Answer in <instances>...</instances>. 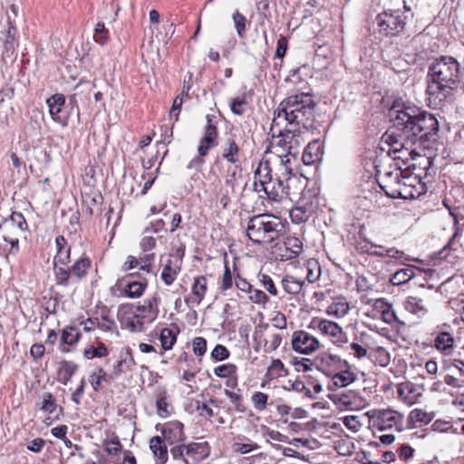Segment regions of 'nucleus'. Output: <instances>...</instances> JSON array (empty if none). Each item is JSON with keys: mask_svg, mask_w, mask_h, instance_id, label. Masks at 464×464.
<instances>
[{"mask_svg": "<svg viewBox=\"0 0 464 464\" xmlns=\"http://www.w3.org/2000/svg\"><path fill=\"white\" fill-rule=\"evenodd\" d=\"M389 115L394 143L409 150L412 160L417 156L421 158L412 146L424 147L426 142L435 140L440 128L437 118L411 102L401 101L393 102Z\"/></svg>", "mask_w": 464, "mask_h": 464, "instance_id": "1", "label": "nucleus"}, {"mask_svg": "<svg viewBox=\"0 0 464 464\" xmlns=\"http://www.w3.org/2000/svg\"><path fill=\"white\" fill-rule=\"evenodd\" d=\"M459 67L455 58L447 55L429 65L426 92L430 103L440 106L453 95L460 84Z\"/></svg>", "mask_w": 464, "mask_h": 464, "instance_id": "2", "label": "nucleus"}, {"mask_svg": "<svg viewBox=\"0 0 464 464\" xmlns=\"http://www.w3.org/2000/svg\"><path fill=\"white\" fill-rule=\"evenodd\" d=\"M316 103L308 92L285 97L274 111L271 131L284 124L308 130L314 127Z\"/></svg>", "mask_w": 464, "mask_h": 464, "instance_id": "3", "label": "nucleus"}, {"mask_svg": "<svg viewBox=\"0 0 464 464\" xmlns=\"http://www.w3.org/2000/svg\"><path fill=\"white\" fill-rule=\"evenodd\" d=\"M285 232L280 218L271 214L252 217L247 223L246 235L255 244H270Z\"/></svg>", "mask_w": 464, "mask_h": 464, "instance_id": "4", "label": "nucleus"}, {"mask_svg": "<svg viewBox=\"0 0 464 464\" xmlns=\"http://www.w3.org/2000/svg\"><path fill=\"white\" fill-rule=\"evenodd\" d=\"M290 160L281 159V173L276 174L272 182H263L257 184L255 181V190L257 192L264 191L267 198L276 202H282L285 199L293 200V193L290 190V183L296 180L292 178V169L287 166Z\"/></svg>", "mask_w": 464, "mask_h": 464, "instance_id": "5", "label": "nucleus"}, {"mask_svg": "<svg viewBox=\"0 0 464 464\" xmlns=\"http://www.w3.org/2000/svg\"><path fill=\"white\" fill-rule=\"evenodd\" d=\"M409 185L406 181V175L401 169L387 171L384 173L380 182L381 188L391 198H406Z\"/></svg>", "mask_w": 464, "mask_h": 464, "instance_id": "6", "label": "nucleus"}, {"mask_svg": "<svg viewBox=\"0 0 464 464\" xmlns=\"http://www.w3.org/2000/svg\"><path fill=\"white\" fill-rule=\"evenodd\" d=\"M407 17L400 10L384 11L376 16L378 31L383 35H396L402 31Z\"/></svg>", "mask_w": 464, "mask_h": 464, "instance_id": "7", "label": "nucleus"}, {"mask_svg": "<svg viewBox=\"0 0 464 464\" xmlns=\"http://www.w3.org/2000/svg\"><path fill=\"white\" fill-rule=\"evenodd\" d=\"M370 422L379 430H390L401 423L403 416L392 409H373L367 412Z\"/></svg>", "mask_w": 464, "mask_h": 464, "instance_id": "8", "label": "nucleus"}, {"mask_svg": "<svg viewBox=\"0 0 464 464\" xmlns=\"http://www.w3.org/2000/svg\"><path fill=\"white\" fill-rule=\"evenodd\" d=\"M309 328L318 329L324 335L331 337L333 343L338 346H342L348 341L347 334L342 327L337 323L330 320L313 318Z\"/></svg>", "mask_w": 464, "mask_h": 464, "instance_id": "9", "label": "nucleus"}, {"mask_svg": "<svg viewBox=\"0 0 464 464\" xmlns=\"http://www.w3.org/2000/svg\"><path fill=\"white\" fill-rule=\"evenodd\" d=\"M320 343L317 338L305 331H295L292 336V348L294 351L310 354L319 348Z\"/></svg>", "mask_w": 464, "mask_h": 464, "instance_id": "10", "label": "nucleus"}, {"mask_svg": "<svg viewBox=\"0 0 464 464\" xmlns=\"http://www.w3.org/2000/svg\"><path fill=\"white\" fill-rule=\"evenodd\" d=\"M162 439L169 445L182 442L186 440L184 426L180 421L173 420L165 423L161 430Z\"/></svg>", "mask_w": 464, "mask_h": 464, "instance_id": "11", "label": "nucleus"}, {"mask_svg": "<svg viewBox=\"0 0 464 464\" xmlns=\"http://www.w3.org/2000/svg\"><path fill=\"white\" fill-rule=\"evenodd\" d=\"M182 259L169 255L166 259L160 275L166 285H171L181 270Z\"/></svg>", "mask_w": 464, "mask_h": 464, "instance_id": "12", "label": "nucleus"}, {"mask_svg": "<svg viewBox=\"0 0 464 464\" xmlns=\"http://www.w3.org/2000/svg\"><path fill=\"white\" fill-rule=\"evenodd\" d=\"M285 139H286V155H284L285 160H289V156L295 158L299 153V148L304 142V139L301 134V129L296 127L295 129H287L285 126Z\"/></svg>", "mask_w": 464, "mask_h": 464, "instance_id": "13", "label": "nucleus"}, {"mask_svg": "<svg viewBox=\"0 0 464 464\" xmlns=\"http://www.w3.org/2000/svg\"><path fill=\"white\" fill-rule=\"evenodd\" d=\"M325 375L331 377L338 369L348 368L349 364L338 355L324 354L317 366Z\"/></svg>", "mask_w": 464, "mask_h": 464, "instance_id": "14", "label": "nucleus"}, {"mask_svg": "<svg viewBox=\"0 0 464 464\" xmlns=\"http://www.w3.org/2000/svg\"><path fill=\"white\" fill-rule=\"evenodd\" d=\"M280 250L281 260H290L298 256L303 251V244L301 240L295 237H288L284 241Z\"/></svg>", "mask_w": 464, "mask_h": 464, "instance_id": "15", "label": "nucleus"}, {"mask_svg": "<svg viewBox=\"0 0 464 464\" xmlns=\"http://www.w3.org/2000/svg\"><path fill=\"white\" fill-rule=\"evenodd\" d=\"M27 229V223L23 214L13 212L9 218L4 219L0 224V230H14L19 235Z\"/></svg>", "mask_w": 464, "mask_h": 464, "instance_id": "16", "label": "nucleus"}, {"mask_svg": "<svg viewBox=\"0 0 464 464\" xmlns=\"http://www.w3.org/2000/svg\"><path fill=\"white\" fill-rule=\"evenodd\" d=\"M150 449L157 464H166L169 459L166 441L160 436H153L150 440Z\"/></svg>", "mask_w": 464, "mask_h": 464, "instance_id": "17", "label": "nucleus"}, {"mask_svg": "<svg viewBox=\"0 0 464 464\" xmlns=\"http://www.w3.org/2000/svg\"><path fill=\"white\" fill-rule=\"evenodd\" d=\"M331 383H329V390H334V388H343L346 387L349 384L353 383L356 380V376L353 372H352L347 368H340L338 369L332 376Z\"/></svg>", "mask_w": 464, "mask_h": 464, "instance_id": "18", "label": "nucleus"}, {"mask_svg": "<svg viewBox=\"0 0 464 464\" xmlns=\"http://www.w3.org/2000/svg\"><path fill=\"white\" fill-rule=\"evenodd\" d=\"M157 414L160 418H167L171 414V405L168 401V393L165 388L158 387L154 393Z\"/></svg>", "mask_w": 464, "mask_h": 464, "instance_id": "19", "label": "nucleus"}, {"mask_svg": "<svg viewBox=\"0 0 464 464\" xmlns=\"http://www.w3.org/2000/svg\"><path fill=\"white\" fill-rule=\"evenodd\" d=\"M46 103L52 119L56 122L65 124L64 120L60 116V112L65 103L64 95L61 93L53 94L47 99Z\"/></svg>", "mask_w": 464, "mask_h": 464, "instance_id": "20", "label": "nucleus"}, {"mask_svg": "<svg viewBox=\"0 0 464 464\" xmlns=\"http://www.w3.org/2000/svg\"><path fill=\"white\" fill-rule=\"evenodd\" d=\"M242 177L241 162L228 163L224 172L225 185L234 191L238 179Z\"/></svg>", "mask_w": 464, "mask_h": 464, "instance_id": "21", "label": "nucleus"}, {"mask_svg": "<svg viewBox=\"0 0 464 464\" xmlns=\"http://www.w3.org/2000/svg\"><path fill=\"white\" fill-rule=\"evenodd\" d=\"M406 181L411 185H409V190L405 199L417 198L426 193V185L420 180L418 175H406Z\"/></svg>", "mask_w": 464, "mask_h": 464, "instance_id": "22", "label": "nucleus"}, {"mask_svg": "<svg viewBox=\"0 0 464 464\" xmlns=\"http://www.w3.org/2000/svg\"><path fill=\"white\" fill-rule=\"evenodd\" d=\"M322 154L321 144L318 140H314L305 147L302 155V160L305 165H312L321 160Z\"/></svg>", "mask_w": 464, "mask_h": 464, "instance_id": "23", "label": "nucleus"}, {"mask_svg": "<svg viewBox=\"0 0 464 464\" xmlns=\"http://www.w3.org/2000/svg\"><path fill=\"white\" fill-rule=\"evenodd\" d=\"M221 156L227 163L240 162L239 147L233 138H228L222 146Z\"/></svg>", "mask_w": 464, "mask_h": 464, "instance_id": "24", "label": "nucleus"}, {"mask_svg": "<svg viewBox=\"0 0 464 464\" xmlns=\"http://www.w3.org/2000/svg\"><path fill=\"white\" fill-rule=\"evenodd\" d=\"M350 310L349 304L345 297L338 296L334 299L333 303L327 307L326 313L337 318L345 316Z\"/></svg>", "mask_w": 464, "mask_h": 464, "instance_id": "25", "label": "nucleus"}, {"mask_svg": "<svg viewBox=\"0 0 464 464\" xmlns=\"http://www.w3.org/2000/svg\"><path fill=\"white\" fill-rule=\"evenodd\" d=\"M404 308L418 316L424 315L428 311L426 302L418 296H409L404 302Z\"/></svg>", "mask_w": 464, "mask_h": 464, "instance_id": "26", "label": "nucleus"}, {"mask_svg": "<svg viewBox=\"0 0 464 464\" xmlns=\"http://www.w3.org/2000/svg\"><path fill=\"white\" fill-rule=\"evenodd\" d=\"M187 455L195 460H200L208 456L209 448L208 442H191L186 445Z\"/></svg>", "mask_w": 464, "mask_h": 464, "instance_id": "27", "label": "nucleus"}, {"mask_svg": "<svg viewBox=\"0 0 464 464\" xmlns=\"http://www.w3.org/2000/svg\"><path fill=\"white\" fill-rule=\"evenodd\" d=\"M78 365L72 361H63L58 368V380L63 385H66L72 376L77 372Z\"/></svg>", "mask_w": 464, "mask_h": 464, "instance_id": "28", "label": "nucleus"}, {"mask_svg": "<svg viewBox=\"0 0 464 464\" xmlns=\"http://www.w3.org/2000/svg\"><path fill=\"white\" fill-rule=\"evenodd\" d=\"M415 276V267L414 266H407L405 268L400 269L392 274L390 278V282L393 285H401L409 282L411 278Z\"/></svg>", "mask_w": 464, "mask_h": 464, "instance_id": "29", "label": "nucleus"}, {"mask_svg": "<svg viewBox=\"0 0 464 464\" xmlns=\"http://www.w3.org/2000/svg\"><path fill=\"white\" fill-rule=\"evenodd\" d=\"M53 271L58 285L67 286L71 284L73 277L70 267L62 265H53Z\"/></svg>", "mask_w": 464, "mask_h": 464, "instance_id": "30", "label": "nucleus"}, {"mask_svg": "<svg viewBox=\"0 0 464 464\" xmlns=\"http://www.w3.org/2000/svg\"><path fill=\"white\" fill-rule=\"evenodd\" d=\"M91 260L87 256H82L75 261V263L70 267L72 277H77L79 280L83 278L87 270L91 267Z\"/></svg>", "mask_w": 464, "mask_h": 464, "instance_id": "31", "label": "nucleus"}, {"mask_svg": "<svg viewBox=\"0 0 464 464\" xmlns=\"http://www.w3.org/2000/svg\"><path fill=\"white\" fill-rule=\"evenodd\" d=\"M281 283L284 290L290 295L299 294L304 285V281L298 280L292 276H285Z\"/></svg>", "mask_w": 464, "mask_h": 464, "instance_id": "32", "label": "nucleus"}, {"mask_svg": "<svg viewBox=\"0 0 464 464\" xmlns=\"http://www.w3.org/2000/svg\"><path fill=\"white\" fill-rule=\"evenodd\" d=\"M111 376L102 367H98L89 377V382L95 392L102 390L103 382H109Z\"/></svg>", "mask_w": 464, "mask_h": 464, "instance_id": "33", "label": "nucleus"}, {"mask_svg": "<svg viewBox=\"0 0 464 464\" xmlns=\"http://www.w3.org/2000/svg\"><path fill=\"white\" fill-rule=\"evenodd\" d=\"M217 145H218V141H213L211 140L205 139L202 137L199 141V145L198 147V152L199 157L193 160L190 162V164L188 166V168H191L193 162H197L199 165L203 164L204 160L202 158L207 156L209 150L216 147Z\"/></svg>", "mask_w": 464, "mask_h": 464, "instance_id": "34", "label": "nucleus"}, {"mask_svg": "<svg viewBox=\"0 0 464 464\" xmlns=\"http://www.w3.org/2000/svg\"><path fill=\"white\" fill-rule=\"evenodd\" d=\"M454 338L448 332H440L434 340V346L440 350L446 352L453 347Z\"/></svg>", "mask_w": 464, "mask_h": 464, "instance_id": "35", "label": "nucleus"}, {"mask_svg": "<svg viewBox=\"0 0 464 464\" xmlns=\"http://www.w3.org/2000/svg\"><path fill=\"white\" fill-rule=\"evenodd\" d=\"M146 285L147 283L128 281L124 288V294L130 298H138L143 294Z\"/></svg>", "mask_w": 464, "mask_h": 464, "instance_id": "36", "label": "nucleus"}, {"mask_svg": "<svg viewBox=\"0 0 464 464\" xmlns=\"http://www.w3.org/2000/svg\"><path fill=\"white\" fill-rule=\"evenodd\" d=\"M179 331H174L170 328H163L160 332V339L161 346L164 350L172 349L177 340V334Z\"/></svg>", "mask_w": 464, "mask_h": 464, "instance_id": "37", "label": "nucleus"}, {"mask_svg": "<svg viewBox=\"0 0 464 464\" xmlns=\"http://www.w3.org/2000/svg\"><path fill=\"white\" fill-rule=\"evenodd\" d=\"M273 132V137L276 138L275 148L277 149V151L282 153L280 155V159L285 160L284 155H286V139H285V127H276V131Z\"/></svg>", "mask_w": 464, "mask_h": 464, "instance_id": "38", "label": "nucleus"}, {"mask_svg": "<svg viewBox=\"0 0 464 464\" xmlns=\"http://www.w3.org/2000/svg\"><path fill=\"white\" fill-rule=\"evenodd\" d=\"M158 302L157 296L147 299L142 305L138 306V311L141 314H149L151 319H155L159 314Z\"/></svg>", "mask_w": 464, "mask_h": 464, "instance_id": "39", "label": "nucleus"}, {"mask_svg": "<svg viewBox=\"0 0 464 464\" xmlns=\"http://www.w3.org/2000/svg\"><path fill=\"white\" fill-rule=\"evenodd\" d=\"M374 305L382 310V318L386 323L392 324L396 321V314L392 310V305L384 302L383 299L376 300Z\"/></svg>", "mask_w": 464, "mask_h": 464, "instance_id": "40", "label": "nucleus"}, {"mask_svg": "<svg viewBox=\"0 0 464 464\" xmlns=\"http://www.w3.org/2000/svg\"><path fill=\"white\" fill-rule=\"evenodd\" d=\"M433 419V414L429 413L424 410L421 409H413L409 415V420L413 424L416 423H423L428 424L430 423Z\"/></svg>", "mask_w": 464, "mask_h": 464, "instance_id": "41", "label": "nucleus"}, {"mask_svg": "<svg viewBox=\"0 0 464 464\" xmlns=\"http://www.w3.org/2000/svg\"><path fill=\"white\" fill-rule=\"evenodd\" d=\"M330 399L335 402L339 403L342 406L350 407L352 406L356 399V394L353 392H340L334 394L330 397Z\"/></svg>", "mask_w": 464, "mask_h": 464, "instance_id": "42", "label": "nucleus"}, {"mask_svg": "<svg viewBox=\"0 0 464 464\" xmlns=\"http://www.w3.org/2000/svg\"><path fill=\"white\" fill-rule=\"evenodd\" d=\"M81 336V334L75 327L69 326L63 330L61 341L63 344L72 345L76 343Z\"/></svg>", "mask_w": 464, "mask_h": 464, "instance_id": "43", "label": "nucleus"}, {"mask_svg": "<svg viewBox=\"0 0 464 464\" xmlns=\"http://www.w3.org/2000/svg\"><path fill=\"white\" fill-rule=\"evenodd\" d=\"M207 291V279L205 276H200L194 279V283L192 285V293L195 296L198 298V303L204 298V295Z\"/></svg>", "mask_w": 464, "mask_h": 464, "instance_id": "44", "label": "nucleus"}, {"mask_svg": "<svg viewBox=\"0 0 464 464\" xmlns=\"http://www.w3.org/2000/svg\"><path fill=\"white\" fill-rule=\"evenodd\" d=\"M109 353L108 349L103 343H99L98 347H94L93 345H90L84 350V357L87 359L92 358H102L107 356Z\"/></svg>", "mask_w": 464, "mask_h": 464, "instance_id": "45", "label": "nucleus"}, {"mask_svg": "<svg viewBox=\"0 0 464 464\" xmlns=\"http://www.w3.org/2000/svg\"><path fill=\"white\" fill-rule=\"evenodd\" d=\"M237 367L234 363H224L214 368V373L219 378H229L237 374Z\"/></svg>", "mask_w": 464, "mask_h": 464, "instance_id": "46", "label": "nucleus"}, {"mask_svg": "<svg viewBox=\"0 0 464 464\" xmlns=\"http://www.w3.org/2000/svg\"><path fill=\"white\" fill-rule=\"evenodd\" d=\"M207 125L204 130L203 138L211 140L213 141H218V132L216 124L213 122L216 118L214 115H207Z\"/></svg>", "mask_w": 464, "mask_h": 464, "instance_id": "47", "label": "nucleus"}, {"mask_svg": "<svg viewBox=\"0 0 464 464\" xmlns=\"http://www.w3.org/2000/svg\"><path fill=\"white\" fill-rule=\"evenodd\" d=\"M255 177L256 179L258 178V181H256L257 184H262L263 182H272V180L276 178L272 175L267 162H266L264 165L260 164L255 172Z\"/></svg>", "mask_w": 464, "mask_h": 464, "instance_id": "48", "label": "nucleus"}, {"mask_svg": "<svg viewBox=\"0 0 464 464\" xmlns=\"http://www.w3.org/2000/svg\"><path fill=\"white\" fill-rule=\"evenodd\" d=\"M224 394L229 399L230 402L235 406L237 411L244 413L246 407L243 403V396L240 393L234 392L230 390L225 389Z\"/></svg>", "mask_w": 464, "mask_h": 464, "instance_id": "49", "label": "nucleus"}, {"mask_svg": "<svg viewBox=\"0 0 464 464\" xmlns=\"http://www.w3.org/2000/svg\"><path fill=\"white\" fill-rule=\"evenodd\" d=\"M7 24H8V29L6 31L4 46H5V50L6 52H13L14 50L16 29H15L14 25L12 24V22L10 21V19H8Z\"/></svg>", "mask_w": 464, "mask_h": 464, "instance_id": "50", "label": "nucleus"}, {"mask_svg": "<svg viewBox=\"0 0 464 464\" xmlns=\"http://www.w3.org/2000/svg\"><path fill=\"white\" fill-rule=\"evenodd\" d=\"M250 400L257 411H263L266 408L268 396L264 392H255Z\"/></svg>", "mask_w": 464, "mask_h": 464, "instance_id": "51", "label": "nucleus"}, {"mask_svg": "<svg viewBox=\"0 0 464 464\" xmlns=\"http://www.w3.org/2000/svg\"><path fill=\"white\" fill-rule=\"evenodd\" d=\"M94 41L102 45L105 44L109 38V31L106 29L104 23L98 22L94 28Z\"/></svg>", "mask_w": 464, "mask_h": 464, "instance_id": "52", "label": "nucleus"}, {"mask_svg": "<svg viewBox=\"0 0 464 464\" xmlns=\"http://www.w3.org/2000/svg\"><path fill=\"white\" fill-rule=\"evenodd\" d=\"M257 279L262 285V286L272 295H277V289L272 280V278L266 274L259 273L257 275Z\"/></svg>", "mask_w": 464, "mask_h": 464, "instance_id": "53", "label": "nucleus"}, {"mask_svg": "<svg viewBox=\"0 0 464 464\" xmlns=\"http://www.w3.org/2000/svg\"><path fill=\"white\" fill-rule=\"evenodd\" d=\"M57 408V404L52 393L44 392L43 394V401L41 409L50 414L53 413Z\"/></svg>", "mask_w": 464, "mask_h": 464, "instance_id": "54", "label": "nucleus"}, {"mask_svg": "<svg viewBox=\"0 0 464 464\" xmlns=\"http://www.w3.org/2000/svg\"><path fill=\"white\" fill-rule=\"evenodd\" d=\"M233 21H234L235 27H236L237 34L240 37H243L245 35L246 30V17L241 13H239L238 11H236L233 14Z\"/></svg>", "mask_w": 464, "mask_h": 464, "instance_id": "55", "label": "nucleus"}, {"mask_svg": "<svg viewBox=\"0 0 464 464\" xmlns=\"http://www.w3.org/2000/svg\"><path fill=\"white\" fill-rule=\"evenodd\" d=\"M229 355V351L222 344H217L211 352V358L216 362L224 361L227 359Z\"/></svg>", "mask_w": 464, "mask_h": 464, "instance_id": "56", "label": "nucleus"}, {"mask_svg": "<svg viewBox=\"0 0 464 464\" xmlns=\"http://www.w3.org/2000/svg\"><path fill=\"white\" fill-rule=\"evenodd\" d=\"M104 450L108 454L116 455L121 450V444L118 438L104 441Z\"/></svg>", "mask_w": 464, "mask_h": 464, "instance_id": "57", "label": "nucleus"}, {"mask_svg": "<svg viewBox=\"0 0 464 464\" xmlns=\"http://www.w3.org/2000/svg\"><path fill=\"white\" fill-rule=\"evenodd\" d=\"M233 285V277L227 264H225V270L222 276V280L219 285V289L222 291L228 290Z\"/></svg>", "mask_w": 464, "mask_h": 464, "instance_id": "58", "label": "nucleus"}, {"mask_svg": "<svg viewBox=\"0 0 464 464\" xmlns=\"http://www.w3.org/2000/svg\"><path fill=\"white\" fill-rule=\"evenodd\" d=\"M193 352L198 356H202L207 351V341L203 337H196L192 342Z\"/></svg>", "mask_w": 464, "mask_h": 464, "instance_id": "59", "label": "nucleus"}, {"mask_svg": "<svg viewBox=\"0 0 464 464\" xmlns=\"http://www.w3.org/2000/svg\"><path fill=\"white\" fill-rule=\"evenodd\" d=\"M246 104V99L244 97H237L233 99L230 102V109L234 114L242 115L245 112L244 105Z\"/></svg>", "mask_w": 464, "mask_h": 464, "instance_id": "60", "label": "nucleus"}, {"mask_svg": "<svg viewBox=\"0 0 464 464\" xmlns=\"http://www.w3.org/2000/svg\"><path fill=\"white\" fill-rule=\"evenodd\" d=\"M249 299L255 304H263V305H265L269 301V298L265 294V292H263L262 290H259V289H253V288H252V294H250V295H249Z\"/></svg>", "mask_w": 464, "mask_h": 464, "instance_id": "61", "label": "nucleus"}, {"mask_svg": "<svg viewBox=\"0 0 464 464\" xmlns=\"http://www.w3.org/2000/svg\"><path fill=\"white\" fill-rule=\"evenodd\" d=\"M70 262V248L58 250L54 258L53 265L67 266Z\"/></svg>", "mask_w": 464, "mask_h": 464, "instance_id": "62", "label": "nucleus"}, {"mask_svg": "<svg viewBox=\"0 0 464 464\" xmlns=\"http://www.w3.org/2000/svg\"><path fill=\"white\" fill-rule=\"evenodd\" d=\"M97 328L107 332L112 330V328L115 326V322L109 318L107 315H102L100 319L95 318Z\"/></svg>", "mask_w": 464, "mask_h": 464, "instance_id": "63", "label": "nucleus"}, {"mask_svg": "<svg viewBox=\"0 0 464 464\" xmlns=\"http://www.w3.org/2000/svg\"><path fill=\"white\" fill-rule=\"evenodd\" d=\"M281 335L279 334H273L270 335V339L266 341L265 348L266 352H273L276 350L281 344Z\"/></svg>", "mask_w": 464, "mask_h": 464, "instance_id": "64", "label": "nucleus"}]
</instances>
